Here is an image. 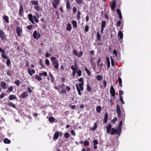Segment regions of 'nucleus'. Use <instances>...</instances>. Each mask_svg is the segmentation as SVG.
Here are the masks:
<instances>
[{
    "label": "nucleus",
    "instance_id": "1",
    "mask_svg": "<svg viewBox=\"0 0 151 151\" xmlns=\"http://www.w3.org/2000/svg\"><path fill=\"white\" fill-rule=\"evenodd\" d=\"M106 131L108 133H110L112 135H114L115 134L119 136L120 134V131H119L117 129H115L114 128H112L111 125V124H109L106 127Z\"/></svg>",
    "mask_w": 151,
    "mask_h": 151
},
{
    "label": "nucleus",
    "instance_id": "2",
    "mask_svg": "<svg viewBox=\"0 0 151 151\" xmlns=\"http://www.w3.org/2000/svg\"><path fill=\"white\" fill-rule=\"evenodd\" d=\"M51 60L52 62V65H53L54 68L56 70H57L59 68L58 61L54 57H52L51 58Z\"/></svg>",
    "mask_w": 151,
    "mask_h": 151
},
{
    "label": "nucleus",
    "instance_id": "3",
    "mask_svg": "<svg viewBox=\"0 0 151 151\" xmlns=\"http://www.w3.org/2000/svg\"><path fill=\"white\" fill-rule=\"evenodd\" d=\"M27 17L29 20L32 24H34L33 20L36 23H37L39 22V20L36 17L35 15L33 16L31 14H28Z\"/></svg>",
    "mask_w": 151,
    "mask_h": 151
},
{
    "label": "nucleus",
    "instance_id": "4",
    "mask_svg": "<svg viewBox=\"0 0 151 151\" xmlns=\"http://www.w3.org/2000/svg\"><path fill=\"white\" fill-rule=\"evenodd\" d=\"M0 52L2 53L1 54V56L3 58L5 59H8V57L6 55V54L5 53V50L2 49L0 47Z\"/></svg>",
    "mask_w": 151,
    "mask_h": 151
},
{
    "label": "nucleus",
    "instance_id": "5",
    "mask_svg": "<svg viewBox=\"0 0 151 151\" xmlns=\"http://www.w3.org/2000/svg\"><path fill=\"white\" fill-rule=\"evenodd\" d=\"M16 32L17 35L19 37H21L22 36L21 33L22 32V29L19 27H17L16 28Z\"/></svg>",
    "mask_w": 151,
    "mask_h": 151
},
{
    "label": "nucleus",
    "instance_id": "6",
    "mask_svg": "<svg viewBox=\"0 0 151 151\" xmlns=\"http://www.w3.org/2000/svg\"><path fill=\"white\" fill-rule=\"evenodd\" d=\"M113 54L116 57V58L117 60H119L120 59V53H117L116 50H114L113 51Z\"/></svg>",
    "mask_w": 151,
    "mask_h": 151
},
{
    "label": "nucleus",
    "instance_id": "7",
    "mask_svg": "<svg viewBox=\"0 0 151 151\" xmlns=\"http://www.w3.org/2000/svg\"><path fill=\"white\" fill-rule=\"evenodd\" d=\"M0 37L3 41H4L6 40L5 34L1 30H0Z\"/></svg>",
    "mask_w": 151,
    "mask_h": 151
},
{
    "label": "nucleus",
    "instance_id": "8",
    "mask_svg": "<svg viewBox=\"0 0 151 151\" xmlns=\"http://www.w3.org/2000/svg\"><path fill=\"white\" fill-rule=\"evenodd\" d=\"M33 35L34 38L36 39H38L41 37L39 33H37L36 31H35L33 32Z\"/></svg>",
    "mask_w": 151,
    "mask_h": 151
},
{
    "label": "nucleus",
    "instance_id": "9",
    "mask_svg": "<svg viewBox=\"0 0 151 151\" xmlns=\"http://www.w3.org/2000/svg\"><path fill=\"white\" fill-rule=\"evenodd\" d=\"M110 93L112 96L114 97L115 96V91L113 86H111L110 88Z\"/></svg>",
    "mask_w": 151,
    "mask_h": 151
},
{
    "label": "nucleus",
    "instance_id": "10",
    "mask_svg": "<svg viewBox=\"0 0 151 151\" xmlns=\"http://www.w3.org/2000/svg\"><path fill=\"white\" fill-rule=\"evenodd\" d=\"M116 107L117 113L118 115V117L120 118L121 116V111L120 106L118 104H117L116 105Z\"/></svg>",
    "mask_w": 151,
    "mask_h": 151
},
{
    "label": "nucleus",
    "instance_id": "11",
    "mask_svg": "<svg viewBox=\"0 0 151 151\" xmlns=\"http://www.w3.org/2000/svg\"><path fill=\"white\" fill-rule=\"evenodd\" d=\"M23 8L22 5H20V6L19 9V12L18 15L19 16H21L22 17L23 16Z\"/></svg>",
    "mask_w": 151,
    "mask_h": 151
},
{
    "label": "nucleus",
    "instance_id": "12",
    "mask_svg": "<svg viewBox=\"0 0 151 151\" xmlns=\"http://www.w3.org/2000/svg\"><path fill=\"white\" fill-rule=\"evenodd\" d=\"M54 2H52V5L54 8L57 7V5L59 4L60 0H54Z\"/></svg>",
    "mask_w": 151,
    "mask_h": 151
},
{
    "label": "nucleus",
    "instance_id": "13",
    "mask_svg": "<svg viewBox=\"0 0 151 151\" xmlns=\"http://www.w3.org/2000/svg\"><path fill=\"white\" fill-rule=\"evenodd\" d=\"M8 106H9L10 107H12L13 108H16V106L12 102H9L6 103Z\"/></svg>",
    "mask_w": 151,
    "mask_h": 151
},
{
    "label": "nucleus",
    "instance_id": "14",
    "mask_svg": "<svg viewBox=\"0 0 151 151\" xmlns=\"http://www.w3.org/2000/svg\"><path fill=\"white\" fill-rule=\"evenodd\" d=\"M1 86L2 89H6V83L5 82L2 81L1 83Z\"/></svg>",
    "mask_w": 151,
    "mask_h": 151
},
{
    "label": "nucleus",
    "instance_id": "15",
    "mask_svg": "<svg viewBox=\"0 0 151 151\" xmlns=\"http://www.w3.org/2000/svg\"><path fill=\"white\" fill-rule=\"evenodd\" d=\"M123 35L122 32L121 31H119L118 32V37H119V38H118L119 40H122L123 38Z\"/></svg>",
    "mask_w": 151,
    "mask_h": 151
},
{
    "label": "nucleus",
    "instance_id": "16",
    "mask_svg": "<svg viewBox=\"0 0 151 151\" xmlns=\"http://www.w3.org/2000/svg\"><path fill=\"white\" fill-rule=\"evenodd\" d=\"M116 2L115 1V0H113V1L111 4V9H114L116 6Z\"/></svg>",
    "mask_w": 151,
    "mask_h": 151
},
{
    "label": "nucleus",
    "instance_id": "17",
    "mask_svg": "<svg viewBox=\"0 0 151 151\" xmlns=\"http://www.w3.org/2000/svg\"><path fill=\"white\" fill-rule=\"evenodd\" d=\"M28 96V94L27 92H24L21 94V98H24Z\"/></svg>",
    "mask_w": 151,
    "mask_h": 151
},
{
    "label": "nucleus",
    "instance_id": "18",
    "mask_svg": "<svg viewBox=\"0 0 151 151\" xmlns=\"http://www.w3.org/2000/svg\"><path fill=\"white\" fill-rule=\"evenodd\" d=\"M108 114L107 112H106L105 114L104 119V122L105 123H106L107 122L108 120Z\"/></svg>",
    "mask_w": 151,
    "mask_h": 151
},
{
    "label": "nucleus",
    "instance_id": "19",
    "mask_svg": "<svg viewBox=\"0 0 151 151\" xmlns=\"http://www.w3.org/2000/svg\"><path fill=\"white\" fill-rule=\"evenodd\" d=\"M59 136V132L57 131L56 132L54 135L53 139H58Z\"/></svg>",
    "mask_w": 151,
    "mask_h": 151
},
{
    "label": "nucleus",
    "instance_id": "20",
    "mask_svg": "<svg viewBox=\"0 0 151 151\" xmlns=\"http://www.w3.org/2000/svg\"><path fill=\"white\" fill-rule=\"evenodd\" d=\"M106 60L107 63V68L108 69H109L110 66V61L109 58L107 57L106 58Z\"/></svg>",
    "mask_w": 151,
    "mask_h": 151
},
{
    "label": "nucleus",
    "instance_id": "21",
    "mask_svg": "<svg viewBox=\"0 0 151 151\" xmlns=\"http://www.w3.org/2000/svg\"><path fill=\"white\" fill-rule=\"evenodd\" d=\"M28 72L29 74L32 76V73H35V70L34 69H32L31 70L29 69L28 70Z\"/></svg>",
    "mask_w": 151,
    "mask_h": 151
},
{
    "label": "nucleus",
    "instance_id": "22",
    "mask_svg": "<svg viewBox=\"0 0 151 151\" xmlns=\"http://www.w3.org/2000/svg\"><path fill=\"white\" fill-rule=\"evenodd\" d=\"M71 23L73 27L75 28H76L77 27V23L76 21L72 20L71 21Z\"/></svg>",
    "mask_w": 151,
    "mask_h": 151
},
{
    "label": "nucleus",
    "instance_id": "23",
    "mask_svg": "<svg viewBox=\"0 0 151 151\" xmlns=\"http://www.w3.org/2000/svg\"><path fill=\"white\" fill-rule=\"evenodd\" d=\"M3 19L6 23H9V18L8 16L6 15H4L3 16Z\"/></svg>",
    "mask_w": 151,
    "mask_h": 151
},
{
    "label": "nucleus",
    "instance_id": "24",
    "mask_svg": "<svg viewBox=\"0 0 151 151\" xmlns=\"http://www.w3.org/2000/svg\"><path fill=\"white\" fill-rule=\"evenodd\" d=\"M17 98L16 97L15 95H10L9 97V99L10 100H12L16 99Z\"/></svg>",
    "mask_w": 151,
    "mask_h": 151
},
{
    "label": "nucleus",
    "instance_id": "25",
    "mask_svg": "<svg viewBox=\"0 0 151 151\" xmlns=\"http://www.w3.org/2000/svg\"><path fill=\"white\" fill-rule=\"evenodd\" d=\"M96 112L98 113H100L101 110V107L99 105L96 106Z\"/></svg>",
    "mask_w": 151,
    "mask_h": 151
},
{
    "label": "nucleus",
    "instance_id": "26",
    "mask_svg": "<svg viewBox=\"0 0 151 151\" xmlns=\"http://www.w3.org/2000/svg\"><path fill=\"white\" fill-rule=\"evenodd\" d=\"M14 74V71L12 70H8L7 73V75L9 76H11Z\"/></svg>",
    "mask_w": 151,
    "mask_h": 151
},
{
    "label": "nucleus",
    "instance_id": "27",
    "mask_svg": "<svg viewBox=\"0 0 151 151\" xmlns=\"http://www.w3.org/2000/svg\"><path fill=\"white\" fill-rule=\"evenodd\" d=\"M81 12L80 11H78L77 14L76 15V18L78 20H79L81 19Z\"/></svg>",
    "mask_w": 151,
    "mask_h": 151
},
{
    "label": "nucleus",
    "instance_id": "28",
    "mask_svg": "<svg viewBox=\"0 0 151 151\" xmlns=\"http://www.w3.org/2000/svg\"><path fill=\"white\" fill-rule=\"evenodd\" d=\"M66 29L68 31H70L71 30L72 27L71 24H70L69 23L67 24L66 27Z\"/></svg>",
    "mask_w": 151,
    "mask_h": 151
},
{
    "label": "nucleus",
    "instance_id": "29",
    "mask_svg": "<svg viewBox=\"0 0 151 151\" xmlns=\"http://www.w3.org/2000/svg\"><path fill=\"white\" fill-rule=\"evenodd\" d=\"M106 24V21H102L101 22V27L104 28Z\"/></svg>",
    "mask_w": 151,
    "mask_h": 151
},
{
    "label": "nucleus",
    "instance_id": "30",
    "mask_svg": "<svg viewBox=\"0 0 151 151\" xmlns=\"http://www.w3.org/2000/svg\"><path fill=\"white\" fill-rule=\"evenodd\" d=\"M66 7L68 9H70V5L69 0H68L66 2Z\"/></svg>",
    "mask_w": 151,
    "mask_h": 151
},
{
    "label": "nucleus",
    "instance_id": "31",
    "mask_svg": "<svg viewBox=\"0 0 151 151\" xmlns=\"http://www.w3.org/2000/svg\"><path fill=\"white\" fill-rule=\"evenodd\" d=\"M31 3L33 5L37 6L38 4V2L37 1L32 0L31 1Z\"/></svg>",
    "mask_w": 151,
    "mask_h": 151
},
{
    "label": "nucleus",
    "instance_id": "32",
    "mask_svg": "<svg viewBox=\"0 0 151 151\" xmlns=\"http://www.w3.org/2000/svg\"><path fill=\"white\" fill-rule=\"evenodd\" d=\"M118 81L119 82V86H120V87H122V78L120 77H119L118 78Z\"/></svg>",
    "mask_w": 151,
    "mask_h": 151
},
{
    "label": "nucleus",
    "instance_id": "33",
    "mask_svg": "<svg viewBox=\"0 0 151 151\" xmlns=\"http://www.w3.org/2000/svg\"><path fill=\"white\" fill-rule=\"evenodd\" d=\"M97 127V124L96 123H95L94 125V126L93 127H92L91 128V129L92 131H94L95 130Z\"/></svg>",
    "mask_w": 151,
    "mask_h": 151
},
{
    "label": "nucleus",
    "instance_id": "34",
    "mask_svg": "<svg viewBox=\"0 0 151 151\" xmlns=\"http://www.w3.org/2000/svg\"><path fill=\"white\" fill-rule=\"evenodd\" d=\"M72 67H73V69H74L75 70V69H76V71H77V70H78V68L77 64L76 63H75L74 65H73L71 66V69H72Z\"/></svg>",
    "mask_w": 151,
    "mask_h": 151
},
{
    "label": "nucleus",
    "instance_id": "35",
    "mask_svg": "<svg viewBox=\"0 0 151 151\" xmlns=\"http://www.w3.org/2000/svg\"><path fill=\"white\" fill-rule=\"evenodd\" d=\"M122 121L121 120L119 122V126L118 127V128L119 130V131H121V130L122 129Z\"/></svg>",
    "mask_w": 151,
    "mask_h": 151
},
{
    "label": "nucleus",
    "instance_id": "36",
    "mask_svg": "<svg viewBox=\"0 0 151 151\" xmlns=\"http://www.w3.org/2000/svg\"><path fill=\"white\" fill-rule=\"evenodd\" d=\"M4 142L6 144H9L11 142V141L7 138H5L4 140Z\"/></svg>",
    "mask_w": 151,
    "mask_h": 151
},
{
    "label": "nucleus",
    "instance_id": "37",
    "mask_svg": "<svg viewBox=\"0 0 151 151\" xmlns=\"http://www.w3.org/2000/svg\"><path fill=\"white\" fill-rule=\"evenodd\" d=\"M55 120V118L52 116L49 117V121L51 123H53L54 122Z\"/></svg>",
    "mask_w": 151,
    "mask_h": 151
},
{
    "label": "nucleus",
    "instance_id": "38",
    "mask_svg": "<svg viewBox=\"0 0 151 151\" xmlns=\"http://www.w3.org/2000/svg\"><path fill=\"white\" fill-rule=\"evenodd\" d=\"M84 69L86 73H87L88 76H89L91 75V73L90 72V70L87 68L86 67H85Z\"/></svg>",
    "mask_w": 151,
    "mask_h": 151
},
{
    "label": "nucleus",
    "instance_id": "39",
    "mask_svg": "<svg viewBox=\"0 0 151 151\" xmlns=\"http://www.w3.org/2000/svg\"><path fill=\"white\" fill-rule=\"evenodd\" d=\"M76 89H77V91H78V94L79 95H81V91L78 86V84H76Z\"/></svg>",
    "mask_w": 151,
    "mask_h": 151
},
{
    "label": "nucleus",
    "instance_id": "40",
    "mask_svg": "<svg viewBox=\"0 0 151 151\" xmlns=\"http://www.w3.org/2000/svg\"><path fill=\"white\" fill-rule=\"evenodd\" d=\"M83 83H79V86L80 90L83 91Z\"/></svg>",
    "mask_w": 151,
    "mask_h": 151
},
{
    "label": "nucleus",
    "instance_id": "41",
    "mask_svg": "<svg viewBox=\"0 0 151 151\" xmlns=\"http://www.w3.org/2000/svg\"><path fill=\"white\" fill-rule=\"evenodd\" d=\"M8 91L9 92L13 91V87L12 86H10L9 87H7Z\"/></svg>",
    "mask_w": 151,
    "mask_h": 151
},
{
    "label": "nucleus",
    "instance_id": "42",
    "mask_svg": "<svg viewBox=\"0 0 151 151\" xmlns=\"http://www.w3.org/2000/svg\"><path fill=\"white\" fill-rule=\"evenodd\" d=\"M86 90L88 92H90L91 91V88L88 84L87 85Z\"/></svg>",
    "mask_w": 151,
    "mask_h": 151
},
{
    "label": "nucleus",
    "instance_id": "43",
    "mask_svg": "<svg viewBox=\"0 0 151 151\" xmlns=\"http://www.w3.org/2000/svg\"><path fill=\"white\" fill-rule=\"evenodd\" d=\"M35 77L36 79H37L39 81H40L42 80V79L41 77L39 76L38 75H36L35 76Z\"/></svg>",
    "mask_w": 151,
    "mask_h": 151
},
{
    "label": "nucleus",
    "instance_id": "44",
    "mask_svg": "<svg viewBox=\"0 0 151 151\" xmlns=\"http://www.w3.org/2000/svg\"><path fill=\"white\" fill-rule=\"evenodd\" d=\"M97 37L98 40L99 41H101V35L98 32H97Z\"/></svg>",
    "mask_w": 151,
    "mask_h": 151
},
{
    "label": "nucleus",
    "instance_id": "45",
    "mask_svg": "<svg viewBox=\"0 0 151 151\" xmlns=\"http://www.w3.org/2000/svg\"><path fill=\"white\" fill-rule=\"evenodd\" d=\"M39 75L40 76H42L43 75L45 76H47V73L46 72H44L43 73H40Z\"/></svg>",
    "mask_w": 151,
    "mask_h": 151
},
{
    "label": "nucleus",
    "instance_id": "46",
    "mask_svg": "<svg viewBox=\"0 0 151 151\" xmlns=\"http://www.w3.org/2000/svg\"><path fill=\"white\" fill-rule=\"evenodd\" d=\"M50 78H51V82L52 83H54V82L55 81V79L54 78L53 76L51 74V73H50Z\"/></svg>",
    "mask_w": 151,
    "mask_h": 151
},
{
    "label": "nucleus",
    "instance_id": "47",
    "mask_svg": "<svg viewBox=\"0 0 151 151\" xmlns=\"http://www.w3.org/2000/svg\"><path fill=\"white\" fill-rule=\"evenodd\" d=\"M102 78V76L101 75H99L96 77V79L99 81H100Z\"/></svg>",
    "mask_w": 151,
    "mask_h": 151
},
{
    "label": "nucleus",
    "instance_id": "48",
    "mask_svg": "<svg viewBox=\"0 0 151 151\" xmlns=\"http://www.w3.org/2000/svg\"><path fill=\"white\" fill-rule=\"evenodd\" d=\"M72 70H73L72 72V76L73 77H75L76 73L77 71H76V69L74 70L73 68V67H72Z\"/></svg>",
    "mask_w": 151,
    "mask_h": 151
},
{
    "label": "nucleus",
    "instance_id": "49",
    "mask_svg": "<svg viewBox=\"0 0 151 151\" xmlns=\"http://www.w3.org/2000/svg\"><path fill=\"white\" fill-rule=\"evenodd\" d=\"M39 64H40L42 66V68H45V67L44 66V65L42 63V59H40L39 61Z\"/></svg>",
    "mask_w": 151,
    "mask_h": 151
},
{
    "label": "nucleus",
    "instance_id": "50",
    "mask_svg": "<svg viewBox=\"0 0 151 151\" xmlns=\"http://www.w3.org/2000/svg\"><path fill=\"white\" fill-rule=\"evenodd\" d=\"M21 82V81L19 80H16L14 82V83L17 86H18L20 84V83Z\"/></svg>",
    "mask_w": 151,
    "mask_h": 151
},
{
    "label": "nucleus",
    "instance_id": "51",
    "mask_svg": "<svg viewBox=\"0 0 151 151\" xmlns=\"http://www.w3.org/2000/svg\"><path fill=\"white\" fill-rule=\"evenodd\" d=\"M64 136L65 138L68 139L70 137V134L66 132L65 133Z\"/></svg>",
    "mask_w": 151,
    "mask_h": 151
},
{
    "label": "nucleus",
    "instance_id": "52",
    "mask_svg": "<svg viewBox=\"0 0 151 151\" xmlns=\"http://www.w3.org/2000/svg\"><path fill=\"white\" fill-rule=\"evenodd\" d=\"M77 75L79 77H80L82 75V72L81 70H77Z\"/></svg>",
    "mask_w": 151,
    "mask_h": 151
},
{
    "label": "nucleus",
    "instance_id": "53",
    "mask_svg": "<svg viewBox=\"0 0 151 151\" xmlns=\"http://www.w3.org/2000/svg\"><path fill=\"white\" fill-rule=\"evenodd\" d=\"M111 59V65L112 66H114V62L113 59L111 56L110 57Z\"/></svg>",
    "mask_w": 151,
    "mask_h": 151
},
{
    "label": "nucleus",
    "instance_id": "54",
    "mask_svg": "<svg viewBox=\"0 0 151 151\" xmlns=\"http://www.w3.org/2000/svg\"><path fill=\"white\" fill-rule=\"evenodd\" d=\"M78 4L83 3V0H75Z\"/></svg>",
    "mask_w": 151,
    "mask_h": 151
},
{
    "label": "nucleus",
    "instance_id": "55",
    "mask_svg": "<svg viewBox=\"0 0 151 151\" xmlns=\"http://www.w3.org/2000/svg\"><path fill=\"white\" fill-rule=\"evenodd\" d=\"M7 59V60L6 62V64L8 66H9L10 64L11 63V61L9 59H8V58Z\"/></svg>",
    "mask_w": 151,
    "mask_h": 151
},
{
    "label": "nucleus",
    "instance_id": "56",
    "mask_svg": "<svg viewBox=\"0 0 151 151\" xmlns=\"http://www.w3.org/2000/svg\"><path fill=\"white\" fill-rule=\"evenodd\" d=\"M117 120V118L116 117L114 118L111 121V122L113 124H115Z\"/></svg>",
    "mask_w": 151,
    "mask_h": 151
},
{
    "label": "nucleus",
    "instance_id": "57",
    "mask_svg": "<svg viewBox=\"0 0 151 151\" xmlns=\"http://www.w3.org/2000/svg\"><path fill=\"white\" fill-rule=\"evenodd\" d=\"M45 63L47 66H48L50 65V63L48 60L46 59L45 60Z\"/></svg>",
    "mask_w": 151,
    "mask_h": 151
},
{
    "label": "nucleus",
    "instance_id": "58",
    "mask_svg": "<svg viewBox=\"0 0 151 151\" xmlns=\"http://www.w3.org/2000/svg\"><path fill=\"white\" fill-rule=\"evenodd\" d=\"M119 97L122 96V95L124 94V92L122 90H120L119 91Z\"/></svg>",
    "mask_w": 151,
    "mask_h": 151
},
{
    "label": "nucleus",
    "instance_id": "59",
    "mask_svg": "<svg viewBox=\"0 0 151 151\" xmlns=\"http://www.w3.org/2000/svg\"><path fill=\"white\" fill-rule=\"evenodd\" d=\"M73 54L76 55V56H78V52L77 51V50H73Z\"/></svg>",
    "mask_w": 151,
    "mask_h": 151
},
{
    "label": "nucleus",
    "instance_id": "60",
    "mask_svg": "<svg viewBox=\"0 0 151 151\" xmlns=\"http://www.w3.org/2000/svg\"><path fill=\"white\" fill-rule=\"evenodd\" d=\"M121 24V22L120 20L118 21L117 22V23L116 24V26L117 27H120Z\"/></svg>",
    "mask_w": 151,
    "mask_h": 151
},
{
    "label": "nucleus",
    "instance_id": "61",
    "mask_svg": "<svg viewBox=\"0 0 151 151\" xmlns=\"http://www.w3.org/2000/svg\"><path fill=\"white\" fill-rule=\"evenodd\" d=\"M33 27L32 25H28L27 27V28L29 30H31Z\"/></svg>",
    "mask_w": 151,
    "mask_h": 151
},
{
    "label": "nucleus",
    "instance_id": "62",
    "mask_svg": "<svg viewBox=\"0 0 151 151\" xmlns=\"http://www.w3.org/2000/svg\"><path fill=\"white\" fill-rule=\"evenodd\" d=\"M34 9L35 10H36L38 11H40V9H41V8H40V7H39V6H38V5L36 6H35L34 7Z\"/></svg>",
    "mask_w": 151,
    "mask_h": 151
},
{
    "label": "nucleus",
    "instance_id": "63",
    "mask_svg": "<svg viewBox=\"0 0 151 151\" xmlns=\"http://www.w3.org/2000/svg\"><path fill=\"white\" fill-rule=\"evenodd\" d=\"M89 30V27L88 25H86L85 27V29L84 31L86 32H88Z\"/></svg>",
    "mask_w": 151,
    "mask_h": 151
},
{
    "label": "nucleus",
    "instance_id": "64",
    "mask_svg": "<svg viewBox=\"0 0 151 151\" xmlns=\"http://www.w3.org/2000/svg\"><path fill=\"white\" fill-rule=\"evenodd\" d=\"M84 143V144L86 146H88L89 145V142L88 141H85Z\"/></svg>",
    "mask_w": 151,
    "mask_h": 151
}]
</instances>
